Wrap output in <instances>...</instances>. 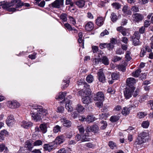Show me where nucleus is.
<instances>
[{
    "instance_id": "nucleus-24",
    "label": "nucleus",
    "mask_w": 153,
    "mask_h": 153,
    "mask_svg": "<svg viewBox=\"0 0 153 153\" xmlns=\"http://www.w3.org/2000/svg\"><path fill=\"white\" fill-rule=\"evenodd\" d=\"M96 118L93 116H88L85 119V121L88 123L92 122L95 121Z\"/></svg>"
},
{
    "instance_id": "nucleus-20",
    "label": "nucleus",
    "mask_w": 153,
    "mask_h": 153,
    "mask_svg": "<svg viewBox=\"0 0 153 153\" xmlns=\"http://www.w3.org/2000/svg\"><path fill=\"white\" fill-rule=\"evenodd\" d=\"M104 19L102 17H99L97 18L96 21L97 25L99 26H101L103 25L104 23Z\"/></svg>"
},
{
    "instance_id": "nucleus-49",
    "label": "nucleus",
    "mask_w": 153,
    "mask_h": 153,
    "mask_svg": "<svg viewBox=\"0 0 153 153\" xmlns=\"http://www.w3.org/2000/svg\"><path fill=\"white\" fill-rule=\"evenodd\" d=\"M149 126V123L148 121H144L142 124V126L143 128H147Z\"/></svg>"
},
{
    "instance_id": "nucleus-13",
    "label": "nucleus",
    "mask_w": 153,
    "mask_h": 153,
    "mask_svg": "<svg viewBox=\"0 0 153 153\" xmlns=\"http://www.w3.org/2000/svg\"><path fill=\"white\" fill-rule=\"evenodd\" d=\"M33 125V123L30 122H27L25 121H23L21 124V126L27 129L31 127Z\"/></svg>"
},
{
    "instance_id": "nucleus-42",
    "label": "nucleus",
    "mask_w": 153,
    "mask_h": 153,
    "mask_svg": "<svg viewBox=\"0 0 153 153\" xmlns=\"http://www.w3.org/2000/svg\"><path fill=\"white\" fill-rule=\"evenodd\" d=\"M130 51H127L125 55L126 60V61H128L131 59V58L130 56Z\"/></svg>"
},
{
    "instance_id": "nucleus-35",
    "label": "nucleus",
    "mask_w": 153,
    "mask_h": 153,
    "mask_svg": "<svg viewBox=\"0 0 153 153\" xmlns=\"http://www.w3.org/2000/svg\"><path fill=\"white\" fill-rule=\"evenodd\" d=\"M120 117L118 116H111L110 118V121L113 123H114L117 122L118 120H119Z\"/></svg>"
},
{
    "instance_id": "nucleus-1",
    "label": "nucleus",
    "mask_w": 153,
    "mask_h": 153,
    "mask_svg": "<svg viewBox=\"0 0 153 153\" xmlns=\"http://www.w3.org/2000/svg\"><path fill=\"white\" fill-rule=\"evenodd\" d=\"M47 113L46 110L44 109L42 106L38 105L33 106L30 111L32 119L36 122L40 121L43 116L46 115Z\"/></svg>"
},
{
    "instance_id": "nucleus-53",
    "label": "nucleus",
    "mask_w": 153,
    "mask_h": 153,
    "mask_svg": "<svg viewBox=\"0 0 153 153\" xmlns=\"http://www.w3.org/2000/svg\"><path fill=\"white\" fill-rule=\"evenodd\" d=\"M107 92L111 94H114L115 93V91L113 88L112 87H109L107 90Z\"/></svg>"
},
{
    "instance_id": "nucleus-48",
    "label": "nucleus",
    "mask_w": 153,
    "mask_h": 153,
    "mask_svg": "<svg viewBox=\"0 0 153 153\" xmlns=\"http://www.w3.org/2000/svg\"><path fill=\"white\" fill-rule=\"evenodd\" d=\"M118 68L119 71L124 72L126 70V67L123 65H119L118 66Z\"/></svg>"
},
{
    "instance_id": "nucleus-33",
    "label": "nucleus",
    "mask_w": 153,
    "mask_h": 153,
    "mask_svg": "<svg viewBox=\"0 0 153 153\" xmlns=\"http://www.w3.org/2000/svg\"><path fill=\"white\" fill-rule=\"evenodd\" d=\"M41 0H36L35 3L41 7H43L45 4V2L44 1H42L41 2Z\"/></svg>"
},
{
    "instance_id": "nucleus-32",
    "label": "nucleus",
    "mask_w": 153,
    "mask_h": 153,
    "mask_svg": "<svg viewBox=\"0 0 153 153\" xmlns=\"http://www.w3.org/2000/svg\"><path fill=\"white\" fill-rule=\"evenodd\" d=\"M14 5V4L13 1H11L10 3L6 2H5L4 4H3V7L4 8H7L13 6Z\"/></svg>"
},
{
    "instance_id": "nucleus-40",
    "label": "nucleus",
    "mask_w": 153,
    "mask_h": 153,
    "mask_svg": "<svg viewBox=\"0 0 153 153\" xmlns=\"http://www.w3.org/2000/svg\"><path fill=\"white\" fill-rule=\"evenodd\" d=\"M61 128L58 125L55 126L53 129V132L56 133L59 132H60Z\"/></svg>"
},
{
    "instance_id": "nucleus-27",
    "label": "nucleus",
    "mask_w": 153,
    "mask_h": 153,
    "mask_svg": "<svg viewBox=\"0 0 153 153\" xmlns=\"http://www.w3.org/2000/svg\"><path fill=\"white\" fill-rule=\"evenodd\" d=\"M72 103V102L69 101L68 103H67L65 105V108L68 111L71 112L73 111V108L71 105Z\"/></svg>"
},
{
    "instance_id": "nucleus-54",
    "label": "nucleus",
    "mask_w": 153,
    "mask_h": 153,
    "mask_svg": "<svg viewBox=\"0 0 153 153\" xmlns=\"http://www.w3.org/2000/svg\"><path fill=\"white\" fill-rule=\"evenodd\" d=\"M65 27L69 31L72 30V27L70 24L68 23H65L64 24Z\"/></svg>"
},
{
    "instance_id": "nucleus-34",
    "label": "nucleus",
    "mask_w": 153,
    "mask_h": 153,
    "mask_svg": "<svg viewBox=\"0 0 153 153\" xmlns=\"http://www.w3.org/2000/svg\"><path fill=\"white\" fill-rule=\"evenodd\" d=\"M40 128L43 133H45L47 131V127L45 124H42L40 125Z\"/></svg>"
},
{
    "instance_id": "nucleus-45",
    "label": "nucleus",
    "mask_w": 153,
    "mask_h": 153,
    "mask_svg": "<svg viewBox=\"0 0 153 153\" xmlns=\"http://www.w3.org/2000/svg\"><path fill=\"white\" fill-rule=\"evenodd\" d=\"M111 20L113 22H115L116 21L117 19V16L115 13H113L111 14Z\"/></svg>"
},
{
    "instance_id": "nucleus-58",
    "label": "nucleus",
    "mask_w": 153,
    "mask_h": 153,
    "mask_svg": "<svg viewBox=\"0 0 153 153\" xmlns=\"http://www.w3.org/2000/svg\"><path fill=\"white\" fill-rule=\"evenodd\" d=\"M78 42L80 44V46H82L83 48H84V40L82 39V38H79L78 39Z\"/></svg>"
},
{
    "instance_id": "nucleus-7",
    "label": "nucleus",
    "mask_w": 153,
    "mask_h": 153,
    "mask_svg": "<svg viewBox=\"0 0 153 153\" xmlns=\"http://www.w3.org/2000/svg\"><path fill=\"white\" fill-rule=\"evenodd\" d=\"M104 99V95L101 92H97L95 95L94 99L95 101H103Z\"/></svg>"
},
{
    "instance_id": "nucleus-29",
    "label": "nucleus",
    "mask_w": 153,
    "mask_h": 153,
    "mask_svg": "<svg viewBox=\"0 0 153 153\" xmlns=\"http://www.w3.org/2000/svg\"><path fill=\"white\" fill-rule=\"evenodd\" d=\"M130 107L128 108L125 107L123 108L122 111V113L124 115H126L130 113Z\"/></svg>"
},
{
    "instance_id": "nucleus-46",
    "label": "nucleus",
    "mask_w": 153,
    "mask_h": 153,
    "mask_svg": "<svg viewBox=\"0 0 153 153\" xmlns=\"http://www.w3.org/2000/svg\"><path fill=\"white\" fill-rule=\"evenodd\" d=\"M69 80H64L63 81L62 85L63 86L62 87V88L65 89V88H66L69 85L68 83H69Z\"/></svg>"
},
{
    "instance_id": "nucleus-19",
    "label": "nucleus",
    "mask_w": 153,
    "mask_h": 153,
    "mask_svg": "<svg viewBox=\"0 0 153 153\" xmlns=\"http://www.w3.org/2000/svg\"><path fill=\"white\" fill-rule=\"evenodd\" d=\"M54 145V144L53 142L52 143L49 144H45L44 145V148L46 150L50 152L53 149V146Z\"/></svg>"
},
{
    "instance_id": "nucleus-8",
    "label": "nucleus",
    "mask_w": 153,
    "mask_h": 153,
    "mask_svg": "<svg viewBox=\"0 0 153 153\" xmlns=\"http://www.w3.org/2000/svg\"><path fill=\"white\" fill-rule=\"evenodd\" d=\"M117 30L121 33L123 36H128L129 35V33L128 32V29H126L121 26L117 27Z\"/></svg>"
},
{
    "instance_id": "nucleus-5",
    "label": "nucleus",
    "mask_w": 153,
    "mask_h": 153,
    "mask_svg": "<svg viewBox=\"0 0 153 153\" xmlns=\"http://www.w3.org/2000/svg\"><path fill=\"white\" fill-rule=\"evenodd\" d=\"M138 136L141 138V139L145 143L150 140V138L149 136V134L147 132H143L139 134Z\"/></svg>"
},
{
    "instance_id": "nucleus-28",
    "label": "nucleus",
    "mask_w": 153,
    "mask_h": 153,
    "mask_svg": "<svg viewBox=\"0 0 153 153\" xmlns=\"http://www.w3.org/2000/svg\"><path fill=\"white\" fill-rule=\"evenodd\" d=\"M144 143H145L138 135L134 142V144L138 145H140Z\"/></svg>"
},
{
    "instance_id": "nucleus-56",
    "label": "nucleus",
    "mask_w": 153,
    "mask_h": 153,
    "mask_svg": "<svg viewBox=\"0 0 153 153\" xmlns=\"http://www.w3.org/2000/svg\"><path fill=\"white\" fill-rule=\"evenodd\" d=\"M68 18L71 23L73 25H75L76 23L75 19L72 17L70 16H69Z\"/></svg>"
},
{
    "instance_id": "nucleus-6",
    "label": "nucleus",
    "mask_w": 153,
    "mask_h": 153,
    "mask_svg": "<svg viewBox=\"0 0 153 153\" xmlns=\"http://www.w3.org/2000/svg\"><path fill=\"white\" fill-rule=\"evenodd\" d=\"M134 21L135 22H138L142 21L144 18L142 15L139 13H135L133 15Z\"/></svg>"
},
{
    "instance_id": "nucleus-21",
    "label": "nucleus",
    "mask_w": 153,
    "mask_h": 153,
    "mask_svg": "<svg viewBox=\"0 0 153 153\" xmlns=\"http://www.w3.org/2000/svg\"><path fill=\"white\" fill-rule=\"evenodd\" d=\"M100 129L99 126L97 125H94L91 126V131L94 133H98Z\"/></svg>"
},
{
    "instance_id": "nucleus-43",
    "label": "nucleus",
    "mask_w": 153,
    "mask_h": 153,
    "mask_svg": "<svg viewBox=\"0 0 153 153\" xmlns=\"http://www.w3.org/2000/svg\"><path fill=\"white\" fill-rule=\"evenodd\" d=\"M93 76L91 75H88L86 79L87 81L89 83H91L93 81Z\"/></svg>"
},
{
    "instance_id": "nucleus-31",
    "label": "nucleus",
    "mask_w": 153,
    "mask_h": 153,
    "mask_svg": "<svg viewBox=\"0 0 153 153\" xmlns=\"http://www.w3.org/2000/svg\"><path fill=\"white\" fill-rule=\"evenodd\" d=\"M85 108L80 104H78L76 107V110L79 113L82 112L84 110Z\"/></svg>"
},
{
    "instance_id": "nucleus-9",
    "label": "nucleus",
    "mask_w": 153,
    "mask_h": 153,
    "mask_svg": "<svg viewBox=\"0 0 153 153\" xmlns=\"http://www.w3.org/2000/svg\"><path fill=\"white\" fill-rule=\"evenodd\" d=\"M61 122L64 126L67 127H70L72 124L71 122L65 118H62L61 119Z\"/></svg>"
},
{
    "instance_id": "nucleus-62",
    "label": "nucleus",
    "mask_w": 153,
    "mask_h": 153,
    "mask_svg": "<svg viewBox=\"0 0 153 153\" xmlns=\"http://www.w3.org/2000/svg\"><path fill=\"white\" fill-rule=\"evenodd\" d=\"M109 33V32L107 30H105L101 33L100 35L101 36H103L105 35L108 34Z\"/></svg>"
},
{
    "instance_id": "nucleus-2",
    "label": "nucleus",
    "mask_w": 153,
    "mask_h": 153,
    "mask_svg": "<svg viewBox=\"0 0 153 153\" xmlns=\"http://www.w3.org/2000/svg\"><path fill=\"white\" fill-rule=\"evenodd\" d=\"M135 89V87H132L131 88L127 87L124 90V97L126 99H128L130 98L133 94Z\"/></svg>"
},
{
    "instance_id": "nucleus-41",
    "label": "nucleus",
    "mask_w": 153,
    "mask_h": 153,
    "mask_svg": "<svg viewBox=\"0 0 153 153\" xmlns=\"http://www.w3.org/2000/svg\"><path fill=\"white\" fill-rule=\"evenodd\" d=\"M25 5V6L26 7H29L30 5V4L28 3H24L22 2H19L17 4V7H21L22 6Z\"/></svg>"
},
{
    "instance_id": "nucleus-44",
    "label": "nucleus",
    "mask_w": 153,
    "mask_h": 153,
    "mask_svg": "<svg viewBox=\"0 0 153 153\" xmlns=\"http://www.w3.org/2000/svg\"><path fill=\"white\" fill-rule=\"evenodd\" d=\"M42 142L40 140H37L34 142L33 143V145L34 146H39L42 145Z\"/></svg>"
},
{
    "instance_id": "nucleus-55",
    "label": "nucleus",
    "mask_w": 153,
    "mask_h": 153,
    "mask_svg": "<svg viewBox=\"0 0 153 153\" xmlns=\"http://www.w3.org/2000/svg\"><path fill=\"white\" fill-rule=\"evenodd\" d=\"M108 144L109 147L112 149H114L116 146L115 143L111 141H110Z\"/></svg>"
},
{
    "instance_id": "nucleus-50",
    "label": "nucleus",
    "mask_w": 153,
    "mask_h": 153,
    "mask_svg": "<svg viewBox=\"0 0 153 153\" xmlns=\"http://www.w3.org/2000/svg\"><path fill=\"white\" fill-rule=\"evenodd\" d=\"M100 62H101V59L100 58H95L94 59L93 62L95 65L98 64Z\"/></svg>"
},
{
    "instance_id": "nucleus-3",
    "label": "nucleus",
    "mask_w": 153,
    "mask_h": 153,
    "mask_svg": "<svg viewBox=\"0 0 153 153\" xmlns=\"http://www.w3.org/2000/svg\"><path fill=\"white\" fill-rule=\"evenodd\" d=\"M140 38V34L137 31L134 33L132 38L133 39L134 45L135 46L137 45L140 44L139 39Z\"/></svg>"
},
{
    "instance_id": "nucleus-18",
    "label": "nucleus",
    "mask_w": 153,
    "mask_h": 153,
    "mask_svg": "<svg viewBox=\"0 0 153 153\" xmlns=\"http://www.w3.org/2000/svg\"><path fill=\"white\" fill-rule=\"evenodd\" d=\"M85 1L84 0H77L75 2V4L79 8H82L85 5Z\"/></svg>"
},
{
    "instance_id": "nucleus-23",
    "label": "nucleus",
    "mask_w": 153,
    "mask_h": 153,
    "mask_svg": "<svg viewBox=\"0 0 153 153\" xmlns=\"http://www.w3.org/2000/svg\"><path fill=\"white\" fill-rule=\"evenodd\" d=\"M25 148L27 149L28 150L31 152L32 150V148L33 147V146L30 143V141H27L25 143Z\"/></svg>"
},
{
    "instance_id": "nucleus-17",
    "label": "nucleus",
    "mask_w": 153,
    "mask_h": 153,
    "mask_svg": "<svg viewBox=\"0 0 153 153\" xmlns=\"http://www.w3.org/2000/svg\"><path fill=\"white\" fill-rule=\"evenodd\" d=\"M94 27L93 23L91 22H89L87 23L85 25V29L86 31H89L93 29Z\"/></svg>"
},
{
    "instance_id": "nucleus-36",
    "label": "nucleus",
    "mask_w": 153,
    "mask_h": 153,
    "mask_svg": "<svg viewBox=\"0 0 153 153\" xmlns=\"http://www.w3.org/2000/svg\"><path fill=\"white\" fill-rule=\"evenodd\" d=\"M141 71V70L140 69H137L134 72L132 73V76L134 77H138Z\"/></svg>"
},
{
    "instance_id": "nucleus-16",
    "label": "nucleus",
    "mask_w": 153,
    "mask_h": 153,
    "mask_svg": "<svg viewBox=\"0 0 153 153\" xmlns=\"http://www.w3.org/2000/svg\"><path fill=\"white\" fill-rule=\"evenodd\" d=\"M9 104V107L11 108H18L20 105L18 102L13 101L10 102Z\"/></svg>"
},
{
    "instance_id": "nucleus-4",
    "label": "nucleus",
    "mask_w": 153,
    "mask_h": 153,
    "mask_svg": "<svg viewBox=\"0 0 153 153\" xmlns=\"http://www.w3.org/2000/svg\"><path fill=\"white\" fill-rule=\"evenodd\" d=\"M63 0H56L50 5L52 7L59 8L63 6Z\"/></svg>"
},
{
    "instance_id": "nucleus-39",
    "label": "nucleus",
    "mask_w": 153,
    "mask_h": 153,
    "mask_svg": "<svg viewBox=\"0 0 153 153\" xmlns=\"http://www.w3.org/2000/svg\"><path fill=\"white\" fill-rule=\"evenodd\" d=\"M111 78L113 80L118 79L119 78V75L118 73H114L111 74Z\"/></svg>"
},
{
    "instance_id": "nucleus-63",
    "label": "nucleus",
    "mask_w": 153,
    "mask_h": 153,
    "mask_svg": "<svg viewBox=\"0 0 153 153\" xmlns=\"http://www.w3.org/2000/svg\"><path fill=\"white\" fill-rule=\"evenodd\" d=\"M65 135L67 138H70L73 136L72 133V132H67L65 134Z\"/></svg>"
},
{
    "instance_id": "nucleus-12",
    "label": "nucleus",
    "mask_w": 153,
    "mask_h": 153,
    "mask_svg": "<svg viewBox=\"0 0 153 153\" xmlns=\"http://www.w3.org/2000/svg\"><path fill=\"white\" fill-rule=\"evenodd\" d=\"M126 82L127 85V87L131 88L132 87H134L133 85L135 83L136 80L134 78L131 77L127 79Z\"/></svg>"
},
{
    "instance_id": "nucleus-14",
    "label": "nucleus",
    "mask_w": 153,
    "mask_h": 153,
    "mask_svg": "<svg viewBox=\"0 0 153 153\" xmlns=\"http://www.w3.org/2000/svg\"><path fill=\"white\" fill-rule=\"evenodd\" d=\"M81 141L82 142L89 141L91 140V138H89V133H85V134H81Z\"/></svg>"
},
{
    "instance_id": "nucleus-26",
    "label": "nucleus",
    "mask_w": 153,
    "mask_h": 153,
    "mask_svg": "<svg viewBox=\"0 0 153 153\" xmlns=\"http://www.w3.org/2000/svg\"><path fill=\"white\" fill-rule=\"evenodd\" d=\"M66 94V92H64L62 93H60L59 94L58 96V98L56 97V99H60L61 100H62L63 101H65V97Z\"/></svg>"
},
{
    "instance_id": "nucleus-52",
    "label": "nucleus",
    "mask_w": 153,
    "mask_h": 153,
    "mask_svg": "<svg viewBox=\"0 0 153 153\" xmlns=\"http://www.w3.org/2000/svg\"><path fill=\"white\" fill-rule=\"evenodd\" d=\"M67 15L65 13H63L61 14L60 18L61 19L64 21L65 22L67 20Z\"/></svg>"
},
{
    "instance_id": "nucleus-51",
    "label": "nucleus",
    "mask_w": 153,
    "mask_h": 153,
    "mask_svg": "<svg viewBox=\"0 0 153 153\" xmlns=\"http://www.w3.org/2000/svg\"><path fill=\"white\" fill-rule=\"evenodd\" d=\"M121 59V58L117 56H114L112 59V61L114 62H116Z\"/></svg>"
},
{
    "instance_id": "nucleus-60",
    "label": "nucleus",
    "mask_w": 153,
    "mask_h": 153,
    "mask_svg": "<svg viewBox=\"0 0 153 153\" xmlns=\"http://www.w3.org/2000/svg\"><path fill=\"white\" fill-rule=\"evenodd\" d=\"M103 101H98L96 103V105L98 108H100L102 105V102Z\"/></svg>"
},
{
    "instance_id": "nucleus-47",
    "label": "nucleus",
    "mask_w": 153,
    "mask_h": 153,
    "mask_svg": "<svg viewBox=\"0 0 153 153\" xmlns=\"http://www.w3.org/2000/svg\"><path fill=\"white\" fill-rule=\"evenodd\" d=\"M78 128L81 135L85 134L84 133L85 132V129L83 126H79L78 127Z\"/></svg>"
},
{
    "instance_id": "nucleus-57",
    "label": "nucleus",
    "mask_w": 153,
    "mask_h": 153,
    "mask_svg": "<svg viewBox=\"0 0 153 153\" xmlns=\"http://www.w3.org/2000/svg\"><path fill=\"white\" fill-rule=\"evenodd\" d=\"M116 52L117 54L120 55L123 54L124 53V51L122 50V49L120 48L117 49L116 50Z\"/></svg>"
},
{
    "instance_id": "nucleus-15",
    "label": "nucleus",
    "mask_w": 153,
    "mask_h": 153,
    "mask_svg": "<svg viewBox=\"0 0 153 153\" xmlns=\"http://www.w3.org/2000/svg\"><path fill=\"white\" fill-rule=\"evenodd\" d=\"M98 79L99 81L103 83L105 82V77L104 74L102 71H100L98 73Z\"/></svg>"
},
{
    "instance_id": "nucleus-61",
    "label": "nucleus",
    "mask_w": 153,
    "mask_h": 153,
    "mask_svg": "<svg viewBox=\"0 0 153 153\" xmlns=\"http://www.w3.org/2000/svg\"><path fill=\"white\" fill-rule=\"evenodd\" d=\"M0 134L4 137L8 135V132L6 130H4L1 131Z\"/></svg>"
},
{
    "instance_id": "nucleus-11",
    "label": "nucleus",
    "mask_w": 153,
    "mask_h": 153,
    "mask_svg": "<svg viewBox=\"0 0 153 153\" xmlns=\"http://www.w3.org/2000/svg\"><path fill=\"white\" fill-rule=\"evenodd\" d=\"M64 140V136L61 135L57 137L53 142L54 144L56 143V144L59 145L62 143Z\"/></svg>"
},
{
    "instance_id": "nucleus-22",
    "label": "nucleus",
    "mask_w": 153,
    "mask_h": 153,
    "mask_svg": "<svg viewBox=\"0 0 153 153\" xmlns=\"http://www.w3.org/2000/svg\"><path fill=\"white\" fill-rule=\"evenodd\" d=\"M82 101L83 103L88 104L91 102V99L88 96H86L82 98Z\"/></svg>"
},
{
    "instance_id": "nucleus-30",
    "label": "nucleus",
    "mask_w": 153,
    "mask_h": 153,
    "mask_svg": "<svg viewBox=\"0 0 153 153\" xmlns=\"http://www.w3.org/2000/svg\"><path fill=\"white\" fill-rule=\"evenodd\" d=\"M101 62L105 65H108L109 64V62L108 58L106 56H103L102 57L101 59Z\"/></svg>"
},
{
    "instance_id": "nucleus-64",
    "label": "nucleus",
    "mask_w": 153,
    "mask_h": 153,
    "mask_svg": "<svg viewBox=\"0 0 153 153\" xmlns=\"http://www.w3.org/2000/svg\"><path fill=\"white\" fill-rule=\"evenodd\" d=\"M57 153H66V152L65 149L64 148L59 149Z\"/></svg>"
},
{
    "instance_id": "nucleus-10",
    "label": "nucleus",
    "mask_w": 153,
    "mask_h": 153,
    "mask_svg": "<svg viewBox=\"0 0 153 153\" xmlns=\"http://www.w3.org/2000/svg\"><path fill=\"white\" fill-rule=\"evenodd\" d=\"M15 121L13 116L10 115L7 117L6 122L8 126H10L15 123Z\"/></svg>"
},
{
    "instance_id": "nucleus-25",
    "label": "nucleus",
    "mask_w": 153,
    "mask_h": 153,
    "mask_svg": "<svg viewBox=\"0 0 153 153\" xmlns=\"http://www.w3.org/2000/svg\"><path fill=\"white\" fill-rule=\"evenodd\" d=\"M5 149L4 153H8L9 150L7 147L5 146L4 144H2L0 145V152H1Z\"/></svg>"
},
{
    "instance_id": "nucleus-59",
    "label": "nucleus",
    "mask_w": 153,
    "mask_h": 153,
    "mask_svg": "<svg viewBox=\"0 0 153 153\" xmlns=\"http://www.w3.org/2000/svg\"><path fill=\"white\" fill-rule=\"evenodd\" d=\"M131 10L135 12H137L139 11L138 7L136 5L132 7Z\"/></svg>"
},
{
    "instance_id": "nucleus-37",
    "label": "nucleus",
    "mask_w": 153,
    "mask_h": 153,
    "mask_svg": "<svg viewBox=\"0 0 153 153\" xmlns=\"http://www.w3.org/2000/svg\"><path fill=\"white\" fill-rule=\"evenodd\" d=\"M113 8L117 10L119 9L121 7V5L118 2H114L112 4Z\"/></svg>"
},
{
    "instance_id": "nucleus-38",
    "label": "nucleus",
    "mask_w": 153,
    "mask_h": 153,
    "mask_svg": "<svg viewBox=\"0 0 153 153\" xmlns=\"http://www.w3.org/2000/svg\"><path fill=\"white\" fill-rule=\"evenodd\" d=\"M100 123L102 125L100 127V129L102 130L105 129L107 126V123L106 122L102 120L100 122Z\"/></svg>"
}]
</instances>
